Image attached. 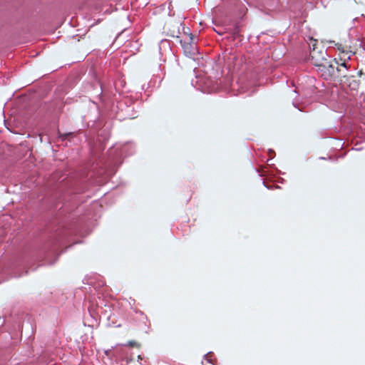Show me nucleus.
I'll return each mask as SVG.
<instances>
[{
    "mask_svg": "<svg viewBox=\"0 0 365 365\" xmlns=\"http://www.w3.org/2000/svg\"><path fill=\"white\" fill-rule=\"evenodd\" d=\"M66 178L51 183L38 201L41 212L48 213L51 222L48 225V239L46 249L54 259L48 264L53 265L61 254L72 245L59 252V249L76 235H83L90 217L81 213V205L85 197L81 195L85 187H80L76 182H66Z\"/></svg>",
    "mask_w": 365,
    "mask_h": 365,
    "instance_id": "obj_1",
    "label": "nucleus"
},
{
    "mask_svg": "<svg viewBox=\"0 0 365 365\" xmlns=\"http://www.w3.org/2000/svg\"><path fill=\"white\" fill-rule=\"evenodd\" d=\"M89 106L94 116L82 115V123L84 128L89 129L90 135L96 137L98 152L92 151V158L87 165L88 171L84 180L101 184L115 174L124 158L135 153L136 148L133 143L125 142L111 146L106 154H103L105 144L110 137L111 123L104 122L99 118V106L96 102L90 101Z\"/></svg>",
    "mask_w": 365,
    "mask_h": 365,
    "instance_id": "obj_2",
    "label": "nucleus"
},
{
    "mask_svg": "<svg viewBox=\"0 0 365 365\" xmlns=\"http://www.w3.org/2000/svg\"><path fill=\"white\" fill-rule=\"evenodd\" d=\"M99 89L98 94L100 101L103 104V112L108 118H115L119 121L126 119H134L138 117V110H136L135 101L128 96H123L118 93V96L115 94L113 97L103 93L101 83H98Z\"/></svg>",
    "mask_w": 365,
    "mask_h": 365,
    "instance_id": "obj_3",
    "label": "nucleus"
},
{
    "mask_svg": "<svg viewBox=\"0 0 365 365\" xmlns=\"http://www.w3.org/2000/svg\"><path fill=\"white\" fill-rule=\"evenodd\" d=\"M6 322V320L0 317V327ZM24 327L31 329L34 332V327L30 319L21 320L19 316H11V327L10 331L3 332L0 330V347L11 344V341L17 337L19 333L22 334Z\"/></svg>",
    "mask_w": 365,
    "mask_h": 365,
    "instance_id": "obj_4",
    "label": "nucleus"
},
{
    "mask_svg": "<svg viewBox=\"0 0 365 365\" xmlns=\"http://www.w3.org/2000/svg\"><path fill=\"white\" fill-rule=\"evenodd\" d=\"M192 86L203 93H212L218 91L221 88L222 81L220 78H214L209 76H196L191 81Z\"/></svg>",
    "mask_w": 365,
    "mask_h": 365,
    "instance_id": "obj_5",
    "label": "nucleus"
},
{
    "mask_svg": "<svg viewBox=\"0 0 365 365\" xmlns=\"http://www.w3.org/2000/svg\"><path fill=\"white\" fill-rule=\"evenodd\" d=\"M56 331L48 336L46 340H43L40 344V348L37 354H38V360L41 364H48L51 360V353L54 347L59 344L58 339L56 338Z\"/></svg>",
    "mask_w": 365,
    "mask_h": 365,
    "instance_id": "obj_6",
    "label": "nucleus"
},
{
    "mask_svg": "<svg viewBox=\"0 0 365 365\" xmlns=\"http://www.w3.org/2000/svg\"><path fill=\"white\" fill-rule=\"evenodd\" d=\"M338 60L334 58L331 61H325L322 66L317 71L320 73L321 76L326 81H336V66Z\"/></svg>",
    "mask_w": 365,
    "mask_h": 365,
    "instance_id": "obj_7",
    "label": "nucleus"
},
{
    "mask_svg": "<svg viewBox=\"0 0 365 365\" xmlns=\"http://www.w3.org/2000/svg\"><path fill=\"white\" fill-rule=\"evenodd\" d=\"M135 344H137L136 341H129L127 344L116 345L113 354L120 361L121 365H128L133 361L128 346H133Z\"/></svg>",
    "mask_w": 365,
    "mask_h": 365,
    "instance_id": "obj_8",
    "label": "nucleus"
},
{
    "mask_svg": "<svg viewBox=\"0 0 365 365\" xmlns=\"http://www.w3.org/2000/svg\"><path fill=\"white\" fill-rule=\"evenodd\" d=\"M133 312L135 315L131 316L133 324L140 330L148 334L150 330V325L148 316L141 310L134 309Z\"/></svg>",
    "mask_w": 365,
    "mask_h": 365,
    "instance_id": "obj_9",
    "label": "nucleus"
},
{
    "mask_svg": "<svg viewBox=\"0 0 365 365\" xmlns=\"http://www.w3.org/2000/svg\"><path fill=\"white\" fill-rule=\"evenodd\" d=\"M179 43L182 46L183 54L186 57L192 59L194 61L200 59L198 55H200V53L197 46V42H187L180 39Z\"/></svg>",
    "mask_w": 365,
    "mask_h": 365,
    "instance_id": "obj_10",
    "label": "nucleus"
},
{
    "mask_svg": "<svg viewBox=\"0 0 365 365\" xmlns=\"http://www.w3.org/2000/svg\"><path fill=\"white\" fill-rule=\"evenodd\" d=\"M355 68H351V66L344 60L336 66V80L339 78H350V76H355Z\"/></svg>",
    "mask_w": 365,
    "mask_h": 365,
    "instance_id": "obj_11",
    "label": "nucleus"
},
{
    "mask_svg": "<svg viewBox=\"0 0 365 365\" xmlns=\"http://www.w3.org/2000/svg\"><path fill=\"white\" fill-rule=\"evenodd\" d=\"M56 104L55 102L49 101H41L39 103L36 112L38 115L44 117L48 116L53 113L56 110Z\"/></svg>",
    "mask_w": 365,
    "mask_h": 365,
    "instance_id": "obj_12",
    "label": "nucleus"
},
{
    "mask_svg": "<svg viewBox=\"0 0 365 365\" xmlns=\"http://www.w3.org/2000/svg\"><path fill=\"white\" fill-rule=\"evenodd\" d=\"M203 72L205 73L204 76H209L214 78H220L222 76L219 66L214 61L205 62Z\"/></svg>",
    "mask_w": 365,
    "mask_h": 365,
    "instance_id": "obj_13",
    "label": "nucleus"
},
{
    "mask_svg": "<svg viewBox=\"0 0 365 365\" xmlns=\"http://www.w3.org/2000/svg\"><path fill=\"white\" fill-rule=\"evenodd\" d=\"M335 82H338L343 88L347 87L351 91H356L359 86V81L356 76H350V78H339Z\"/></svg>",
    "mask_w": 365,
    "mask_h": 365,
    "instance_id": "obj_14",
    "label": "nucleus"
},
{
    "mask_svg": "<svg viewBox=\"0 0 365 365\" xmlns=\"http://www.w3.org/2000/svg\"><path fill=\"white\" fill-rule=\"evenodd\" d=\"M227 38L230 41L233 42V45L236 47H238L242 44V41L244 39V37L240 33V26L236 24L232 31L229 33Z\"/></svg>",
    "mask_w": 365,
    "mask_h": 365,
    "instance_id": "obj_15",
    "label": "nucleus"
},
{
    "mask_svg": "<svg viewBox=\"0 0 365 365\" xmlns=\"http://www.w3.org/2000/svg\"><path fill=\"white\" fill-rule=\"evenodd\" d=\"M58 140L62 142V143H65L66 146H68V143L71 144H77L78 142V138L77 135L73 132H67V133H61L58 132Z\"/></svg>",
    "mask_w": 365,
    "mask_h": 365,
    "instance_id": "obj_16",
    "label": "nucleus"
},
{
    "mask_svg": "<svg viewBox=\"0 0 365 365\" xmlns=\"http://www.w3.org/2000/svg\"><path fill=\"white\" fill-rule=\"evenodd\" d=\"M317 40L313 38H310V43H309V47L310 49L309 55L312 58H320V57L326 58L327 56V53L326 51H318L317 49Z\"/></svg>",
    "mask_w": 365,
    "mask_h": 365,
    "instance_id": "obj_17",
    "label": "nucleus"
},
{
    "mask_svg": "<svg viewBox=\"0 0 365 365\" xmlns=\"http://www.w3.org/2000/svg\"><path fill=\"white\" fill-rule=\"evenodd\" d=\"M351 133L353 135H354V133L356 134L360 142L365 141V123L354 125L352 128Z\"/></svg>",
    "mask_w": 365,
    "mask_h": 365,
    "instance_id": "obj_18",
    "label": "nucleus"
},
{
    "mask_svg": "<svg viewBox=\"0 0 365 365\" xmlns=\"http://www.w3.org/2000/svg\"><path fill=\"white\" fill-rule=\"evenodd\" d=\"M307 61L319 68V66H322L324 63V62L327 61V58L324 57H320V58H312L310 57V56H309L307 57Z\"/></svg>",
    "mask_w": 365,
    "mask_h": 365,
    "instance_id": "obj_19",
    "label": "nucleus"
},
{
    "mask_svg": "<svg viewBox=\"0 0 365 365\" xmlns=\"http://www.w3.org/2000/svg\"><path fill=\"white\" fill-rule=\"evenodd\" d=\"M267 175L272 178H276L275 175L273 173L274 171L277 174H282L284 175V173L282 172L280 170H279L274 164H267Z\"/></svg>",
    "mask_w": 365,
    "mask_h": 365,
    "instance_id": "obj_20",
    "label": "nucleus"
},
{
    "mask_svg": "<svg viewBox=\"0 0 365 365\" xmlns=\"http://www.w3.org/2000/svg\"><path fill=\"white\" fill-rule=\"evenodd\" d=\"M213 354V352L212 351H209L207 352V354H205L204 356H203V359H205L207 361V363L209 364H211L212 365H215V364L214 363L213 360L211 359H209L207 356L209 355H212Z\"/></svg>",
    "mask_w": 365,
    "mask_h": 365,
    "instance_id": "obj_21",
    "label": "nucleus"
},
{
    "mask_svg": "<svg viewBox=\"0 0 365 365\" xmlns=\"http://www.w3.org/2000/svg\"><path fill=\"white\" fill-rule=\"evenodd\" d=\"M91 317H92L93 323L91 324H88V327H97L99 324L98 318L94 317L92 314H91Z\"/></svg>",
    "mask_w": 365,
    "mask_h": 365,
    "instance_id": "obj_22",
    "label": "nucleus"
},
{
    "mask_svg": "<svg viewBox=\"0 0 365 365\" xmlns=\"http://www.w3.org/2000/svg\"><path fill=\"white\" fill-rule=\"evenodd\" d=\"M345 156V154L341 155L339 156H329L328 158V160L333 161V162H337L339 158H344Z\"/></svg>",
    "mask_w": 365,
    "mask_h": 365,
    "instance_id": "obj_23",
    "label": "nucleus"
},
{
    "mask_svg": "<svg viewBox=\"0 0 365 365\" xmlns=\"http://www.w3.org/2000/svg\"><path fill=\"white\" fill-rule=\"evenodd\" d=\"M268 155H269V159L267 160V162L274 158L275 153L272 149H269Z\"/></svg>",
    "mask_w": 365,
    "mask_h": 365,
    "instance_id": "obj_24",
    "label": "nucleus"
},
{
    "mask_svg": "<svg viewBox=\"0 0 365 365\" xmlns=\"http://www.w3.org/2000/svg\"><path fill=\"white\" fill-rule=\"evenodd\" d=\"M4 124H5L6 128H7V129L11 132V133H17V132H16V130H13V129L11 128V125H9H9H7L6 121V120H5V119H4Z\"/></svg>",
    "mask_w": 365,
    "mask_h": 365,
    "instance_id": "obj_25",
    "label": "nucleus"
},
{
    "mask_svg": "<svg viewBox=\"0 0 365 365\" xmlns=\"http://www.w3.org/2000/svg\"><path fill=\"white\" fill-rule=\"evenodd\" d=\"M355 76L356 77H359V78H361L363 75H364V73L361 70H359V71H356L355 69V73H354Z\"/></svg>",
    "mask_w": 365,
    "mask_h": 365,
    "instance_id": "obj_26",
    "label": "nucleus"
},
{
    "mask_svg": "<svg viewBox=\"0 0 365 365\" xmlns=\"http://www.w3.org/2000/svg\"><path fill=\"white\" fill-rule=\"evenodd\" d=\"M188 36H189V39H190L189 42H195V39L196 37L194 34H192V33H189Z\"/></svg>",
    "mask_w": 365,
    "mask_h": 365,
    "instance_id": "obj_27",
    "label": "nucleus"
},
{
    "mask_svg": "<svg viewBox=\"0 0 365 365\" xmlns=\"http://www.w3.org/2000/svg\"><path fill=\"white\" fill-rule=\"evenodd\" d=\"M276 182H278V183H280V184H284L286 180L284 178H281V177H278L276 179Z\"/></svg>",
    "mask_w": 365,
    "mask_h": 365,
    "instance_id": "obj_28",
    "label": "nucleus"
},
{
    "mask_svg": "<svg viewBox=\"0 0 365 365\" xmlns=\"http://www.w3.org/2000/svg\"><path fill=\"white\" fill-rule=\"evenodd\" d=\"M262 185L266 187L267 188L268 190H273L274 189V187H268V183L264 180H262Z\"/></svg>",
    "mask_w": 365,
    "mask_h": 365,
    "instance_id": "obj_29",
    "label": "nucleus"
},
{
    "mask_svg": "<svg viewBox=\"0 0 365 365\" xmlns=\"http://www.w3.org/2000/svg\"><path fill=\"white\" fill-rule=\"evenodd\" d=\"M160 43H161V44H165V43H166V44H168V46L170 47L169 41H168V40H167V39H163V40H161V41H160Z\"/></svg>",
    "mask_w": 365,
    "mask_h": 365,
    "instance_id": "obj_30",
    "label": "nucleus"
},
{
    "mask_svg": "<svg viewBox=\"0 0 365 365\" xmlns=\"http://www.w3.org/2000/svg\"><path fill=\"white\" fill-rule=\"evenodd\" d=\"M255 172L258 174V176L262 178L263 176V174L260 173V170L259 168H255Z\"/></svg>",
    "mask_w": 365,
    "mask_h": 365,
    "instance_id": "obj_31",
    "label": "nucleus"
},
{
    "mask_svg": "<svg viewBox=\"0 0 365 365\" xmlns=\"http://www.w3.org/2000/svg\"><path fill=\"white\" fill-rule=\"evenodd\" d=\"M183 30H184V34H187V35H188V34H189V33H190V29H189L188 27H187V28H185V27H184V28H183Z\"/></svg>",
    "mask_w": 365,
    "mask_h": 365,
    "instance_id": "obj_32",
    "label": "nucleus"
},
{
    "mask_svg": "<svg viewBox=\"0 0 365 365\" xmlns=\"http://www.w3.org/2000/svg\"><path fill=\"white\" fill-rule=\"evenodd\" d=\"M140 364L141 365H148V362L147 359H143V361H140Z\"/></svg>",
    "mask_w": 365,
    "mask_h": 365,
    "instance_id": "obj_33",
    "label": "nucleus"
},
{
    "mask_svg": "<svg viewBox=\"0 0 365 365\" xmlns=\"http://www.w3.org/2000/svg\"><path fill=\"white\" fill-rule=\"evenodd\" d=\"M268 187H274V189H279V188H281V187L279 186V185H271L269 184H268Z\"/></svg>",
    "mask_w": 365,
    "mask_h": 365,
    "instance_id": "obj_34",
    "label": "nucleus"
},
{
    "mask_svg": "<svg viewBox=\"0 0 365 365\" xmlns=\"http://www.w3.org/2000/svg\"><path fill=\"white\" fill-rule=\"evenodd\" d=\"M144 359L143 358V356L141 355H138V361L140 363V361H143Z\"/></svg>",
    "mask_w": 365,
    "mask_h": 365,
    "instance_id": "obj_35",
    "label": "nucleus"
},
{
    "mask_svg": "<svg viewBox=\"0 0 365 365\" xmlns=\"http://www.w3.org/2000/svg\"><path fill=\"white\" fill-rule=\"evenodd\" d=\"M351 150H357V151H359V150H362V148H352Z\"/></svg>",
    "mask_w": 365,
    "mask_h": 365,
    "instance_id": "obj_36",
    "label": "nucleus"
},
{
    "mask_svg": "<svg viewBox=\"0 0 365 365\" xmlns=\"http://www.w3.org/2000/svg\"><path fill=\"white\" fill-rule=\"evenodd\" d=\"M332 138H334V139H335V140H339V143H341V142L343 140V139H342V138H334V137H333Z\"/></svg>",
    "mask_w": 365,
    "mask_h": 365,
    "instance_id": "obj_37",
    "label": "nucleus"
},
{
    "mask_svg": "<svg viewBox=\"0 0 365 365\" xmlns=\"http://www.w3.org/2000/svg\"><path fill=\"white\" fill-rule=\"evenodd\" d=\"M344 142H343V143H339V144L338 145V146H339L341 148H343V146H344Z\"/></svg>",
    "mask_w": 365,
    "mask_h": 365,
    "instance_id": "obj_38",
    "label": "nucleus"
},
{
    "mask_svg": "<svg viewBox=\"0 0 365 365\" xmlns=\"http://www.w3.org/2000/svg\"><path fill=\"white\" fill-rule=\"evenodd\" d=\"M359 46H360V47H362V48H363V49H364V50H365V48H364V46H363V42H362V41H361V42H360Z\"/></svg>",
    "mask_w": 365,
    "mask_h": 365,
    "instance_id": "obj_39",
    "label": "nucleus"
},
{
    "mask_svg": "<svg viewBox=\"0 0 365 365\" xmlns=\"http://www.w3.org/2000/svg\"><path fill=\"white\" fill-rule=\"evenodd\" d=\"M109 352H110V350H107V351H105V353H106V355H108Z\"/></svg>",
    "mask_w": 365,
    "mask_h": 365,
    "instance_id": "obj_40",
    "label": "nucleus"
},
{
    "mask_svg": "<svg viewBox=\"0 0 365 365\" xmlns=\"http://www.w3.org/2000/svg\"><path fill=\"white\" fill-rule=\"evenodd\" d=\"M319 159H320V160H326L327 158H324V157H320V158H319Z\"/></svg>",
    "mask_w": 365,
    "mask_h": 365,
    "instance_id": "obj_41",
    "label": "nucleus"
},
{
    "mask_svg": "<svg viewBox=\"0 0 365 365\" xmlns=\"http://www.w3.org/2000/svg\"><path fill=\"white\" fill-rule=\"evenodd\" d=\"M177 64L179 65V61L178 59H176Z\"/></svg>",
    "mask_w": 365,
    "mask_h": 365,
    "instance_id": "obj_42",
    "label": "nucleus"
},
{
    "mask_svg": "<svg viewBox=\"0 0 365 365\" xmlns=\"http://www.w3.org/2000/svg\"><path fill=\"white\" fill-rule=\"evenodd\" d=\"M313 81H315V79H314V78H311V79H310V81H311V82H312Z\"/></svg>",
    "mask_w": 365,
    "mask_h": 365,
    "instance_id": "obj_43",
    "label": "nucleus"
},
{
    "mask_svg": "<svg viewBox=\"0 0 365 365\" xmlns=\"http://www.w3.org/2000/svg\"><path fill=\"white\" fill-rule=\"evenodd\" d=\"M160 50H161V47H160V46H159L160 53H161Z\"/></svg>",
    "mask_w": 365,
    "mask_h": 365,
    "instance_id": "obj_44",
    "label": "nucleus"
},
{
    "mask_svg": "<svg viewBox=\"0 0 365 365\" xmlns=\"http://www.w3.org/2000/svg\"><path fill=\"white\" fill-rule=\"evenodd\" d=\"M292 86H295V85H294V82H292Z\"/></svg>",
    "mask_w": 365,
    "mask_h": 365,
    "instance_id": "obj_45",
    "label": "nucleus"
}]
</instances>
